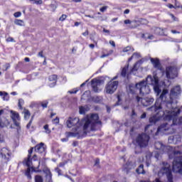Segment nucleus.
Returning a JSON list of instances; mask_svg holds the SVG:
<instances>
[{
    "instance_id": "nucleus-6",
    "label": "nucleus",
    "mask_w": 182,
    "mask_h": 182,
    "mask_svg": "<svg viewBox=\"0 0 182 182\" xmlns=\"http://www.w3.org/2000/svg\"><path fill=\"white\" fill-rule=\"evenodd\" d=\"M149 140H150V136L145 133H142V134H139L136 136L135 141L137 146L140 147V149H144V147H147V146L149 145Z\"/></svg>"
},
{
    "instance_id": "nucleus-13",
    "label": "nucleus",
    "mask_w": 182,
    "mask_h": 182,
    "mask_svg": "<svg viewBox=\"0 0 182 182\" xmlns=\"http://www.w3.org/2000/svg\"><path fill=\"white\" fill-rule=\"evenodd\" d=\"M151 63H152L154 68L160 70L162 75H164V68L161 66V63H160V60L159 58H150Z\"/></svg>"
},
{
    "instance_id": "nucleus-46",
    "label": "nucleus",
    "mask_w": 182,
    "mask_h": 182,
    "mask_svg": "<svg viewBox=\"0 0 182 182\" xmlns=\"http://www.w3.org/2000/svg\"><path fill=\"white\" fill-rule=\"evenodd\" d=\"M6 42H16V41H15V39H14V38L9 37L8 38H6Z\"/></svg>"
},
{
    "instance_id": "nucleus-55",
    "label": "nucleus",
    "mask_w": 182,
    "mask_h": 182,
    "mask_svg": "<svg viewBox=\"0 0 182 182\" xmlns=\"http://www.w3.org/2000/svg\"><path fill=\"white\" fill-rule=\"evenodd\" d=\"M37 159H38V156H36V154H34L31 158V161L33 160L34 161H36Z\"/></svg>"
},
{
    "instance_id": "nucleus-48",
    "label": "nucleus",
    "mask_w": 182,
    "mask_h": 182,
    "mask_svg": "<svg viewBox=\"0 0 182 182\" xmlns=\"http://www.w3.org/2000/svg\"><path fill=\"white\" fill-rule=\"evenodd\" d=\"M94 102H96V103H99L100 102V98L99 97H95L93 98Z\"/></svg>"
},
{
    "instance_id": "nucleus-35",
    "label": "nucleus",
    "mask_w": 182,
    "mask_h": 182,
    "mask_svg": "<svg viewBox=\"0 0 182 182\" xmlns=\"http://www.w3.org/2000/svg\"><path fill=\"white\" fill-rule=\"evenodd\" d=\"M122 105V96H117V102L115 103V106H120Z\"/></svg>"
},
{
    "instance_id": "nucleus-27",
    "label": "nucleus",
    "mask_w": 182,
    "mask_h": 182,
    "mask_svg": "<svg viewBox=\"0 0 182 182\" xmlns=\"http://www.w3.org/2000/svg\"><path fill=\"white\" fill-rule=\"evenodd\" d=\"M48 105H49V102L48 100L40 102V105L41 107H43V109H46V107H48Z\"/></svg>"
},
{
    "instance_id": "nucleus-64",
    "label": "nucleus",
    "mask_w": 182,
    "mask_h": 182,
    "mask_svg": "<svg viewBox=\"0 0 182 182\" xmlns=\"http://www.w3.org/2000/svg\"><path fill=\"white\" fill-rule=\"evenodd\" d=\"M171 33H180V31H177L176 30H171Z\"/></svg>"
},
{
    "instance_id": "nucleus-38",
    "label": "nucleus",
    "mask_w": 182,
    "mask_h": 182,
    "mask_svg": "<svg viewBox=\"0 0 182 182\" xmlns=\"http://www.w3.org/2000/svg\"><path fill=\"white\" fill-rule=\"evenodd\" d=\"M142 38H144L145 39H151L153 40L154 39V36L153 35H149L147 37H146V34H142Z\"/></svg>"
},
{
    "instance_id": "nucleus-56",
    "label": "nucleus",
    "mask_w": 182,
    "mask_h": 182,
    "mask_svg": "<svg viewBox=\"0 0 182 182\" xmlns=\"http://www.w3.org/2000/svg\"><path fill=\"white\" fill-rule=\"evenodd\" d=\"M147 116V114H146V112H144L141 115V119H146V117Z\"/></svg>"
},
{
    "instance_id": "nucleus-25",
    "label": "nucleus",
    "mask_w": 182,
    "mask_h": 182,
    "mask_svg": "<svg viewBox=\"0 0 182 182\" xmlns=\"http://www.w3.org/2000/svg\"><path fill=\"white\" fill-rule=\"evenodd\" d=\"M0 97L3 99V100H9V95L7 92L0 91Z\"/></svg>"
},
{
    "instance_id": "nucleus-5",
    "label": "nucleus",
    "mask_w": 182,
    "mask_h": 182,
    "mask_svg": "<svg viewBox=\"0 0 182 182\" xmlns=\"http://www.w3.org/2000/svg\"><path fill=\"white\" fill-rule=\"evenodd\" d=\"M146 82H148V85H151V86L154 87V90L156 96H160L161 90L159 85V77L157 75H154V77H151V75H148L146 77Z\"/></svg>"
},
{
    "instance_id": "nucleus-47",
    "label": "nucleus",
    "mask_w": 182,
    "mask_h": 182,
    "mask_svg": "<svg viewBox=\"0 0 182 182\" xmlns=\"http://www.w3.org/2000/svg\"><path fill=\"white\" fill-rule=\"evenodd\" d=\"M151 164V160L146 159V167H149Z\"/></svg>"
},
{
    "instance_id": "nucleus-37",
    "label": "nucleus",
    "mask_w": 182,
    "mask_h": 182,
    "mask_svg": "<svg viewBox=\"0 0 182 182\" xmlns=\"http://www.w3.org/2000/svg\"><path fill=\"white\" fill-rule=\"evenodd\" d=\"M34 2L36 5H42L43 4V1L42 0H28Z\"/></svg>"
},
{
    "instance_id": "nucleus-18",
    "label": "nucleus",
    "mask_w": 182,
    "mask_h": 182,
    "mask_svg": "<svg viewBox=\"0 0 182 182\" xmlns=\"http://www.w3.org/2000/svg\"><path fill=\"white\" fill-rule=\"evenodd\" d=\"M91 86L93 92L95 93L99 92V86H100V80L93 79L91 81Z\"/></svg>"
},
{
    "instance_id": "nucleus-9",
    "label": "nucleus",
    "mask_w": 182,
    "mask_h": 182,
    "mask_svg": "<svg viewBox=\"0 0 182 182\" xmlns=\"http://www.w3.org/2000/svg\"><path fill=\"white\" fill-rule=\"evenodd\" d=\"M149 82H147V78L146 80H142L139 82V92L140 96H144V95H149L151 92L150 86H149Z\"/></svg>"
},
{
    "instance_id": "nucleus-2",
    "label": "nucleus",
    "mask_w": 182,
    "mask_h": 182,
    "mask_svg": "<svg viewBox=\"0 0 182 182\" xmlns=\"http://www.w3.org/2000/svg\"><path fill=\"white\" fill-rule=\"evenodd\" d=\"M181 95V87L180 85H176L171 90L170 95H168V90L164 89L161 92L159 97L155 102L154 106L149 107L147 110L154 112V113H161L164 114L168 109L177 107V101L174 103V100L178 99Z\"/></svg>"
},
{
    "instance_id": "nucleus-4",
    "label": "nucleus",
    "mask_w": 182,
    "mask_h": 182,
    "mask_svg": "<svg viewBox=\"0 0 182 182\" xmlns=\"http://www.w3.org/2000/svg\"><path fill=\"white\" fill-rule=\"evenodd\" d=\"M169 159H173L172 170L182 176V146H176L173 152L169 154Z\"/></svg>"
},
{
    "instance_id": "nucleus-22",
    "label": "nucleus",
    "mask_w": 182,
    "mask_h": 182,
    "mask_svg": "<svg viewBox=\"0 0 182 182\" xmlns=\"http://www.w3.org/2000/svg\"><path fill=\"white\" fill-rule=\"evenodd\" d=\"M49 81L53 82L49 84L50 87H55L56 86V80H58V75H52L49 76Z\"/></svg>"
},
{
    "instance_id": "nucleus-7",
    "label": "nucleus",
    "mask_w": 182,
    "mask_h": 182,
    "mask_svg": "<svg viewBox=\"0 0 182 182\" xmlns=\"http://www.w3.org/2000/svg\"><path fill=\"white\" fill-rule=\"evenodd\" d=\"M163 166L161 169V173L163 176H166L168 182H173V173H171V166L166 161L162 163Z\"/></svg>"
},
{
    "instance_id": "nucleus-50",
    "label": "nucleus",
    "mask_w": 182,
    "mask_h": 182,
    "mask_svg": "<svg viewBox=\"0 0 182 182\" xmlns=\"http://www.w3.org/2000/svg\"><path fill=\"white\" fill-rule=\"evenodd\" d=\"M100 164V159H97L95 162V166H99Z\"/></svg>"
},
{
    "instance_id": "nucleus-40",
    "label": "nucleus",
    "mask_w": 182,
    "mask_h": 182,
    "mask_svg": "<svg viewBox=\"0 0 182 182\" xmlns=\"http://www.w3.org/2000/svg\"><path fill=\"white\" fill-rule=\"evenodd\" d=\"M154 156L155 157V159H156V160H159V158L160 157V153H159L158 151L154 152Z\"/></svg>"
},
{
    "instance_id": "nucleus-8",
    "label": "nucleus",
    "mask_w": 182,
    "mask_h": 182,
    "mask_svg": "<svg viewBox=\"0 0 182 182\" xmlns=\"http://www.w3.org/2000/svg\"><path fill=\"white\" fill-rule=\"evenodd\" d=\"M178 75V69L176 65L168 66L166 68V76L167 79H176Z\"/></svg>"
},
{
    "instance_id": "nucleus-20",
    "label": "nucleus",
    "mask_w": 182,
    "mask_h": 182,
    "mask_svg": "<svg viewBox=\"0 0 182 182\" xmlns=\"http://www.w3.org/2000/svg\"><path fill=\"white\" fill-rule=\"evenodd\" d=\"M45 150H46V147L45 146V144L42 142L35 146L36 153H45Z\"/></svg>"
},
{
    "instance_id": "nucleus-57",
    "label": "nucleus",
    "mask_w": 182,
    "mask_h": 182,
    "mask_svg": "<svg viewBox=\"0 0 182 182\" xmlns=\"http://www.w3.org/2000/svg\"><path fill=\"white\" fill-rule=\"evenodd\" d=\"M38 55L40 56V58H44V56H43V51L39 52Z\"/></svg>"
},
{
    "instance_id": "nucleus-52",
    "label": "nucleus",
    "mask_w": 182,
    "mask_h": 182,
    "mask_svg": "<svg viewBox=\"0 0 182 182\" xmlns=\"http://www.w3.org/2000/svg\"><path fill=\"white\" fill-rule=\"evenodd\" d=\"M124 23H125V25H129L132 23V21L129 19H127V20H124Z\"/></svg>"
},
{
    "instance_id": "nucleus-60",
    "label": "nucleus",
    "mask_w": 182,
    "mask_h": 182,
    "mask_svg": "<svg viewBox=\"0 0 182 182\" xmlns=\"http://www.w3.org/2000/svg\"><path fill=\"white\" fill-rule=\"evenodd\" d=\"M86 95L87 96H89V95H90V91H85L82 96H86Z\"/></svg>"
},
{
    "instance_id": "nucleus-28",
    "label": "nucleus",
    "mask_w": 182,
    "mask_h": 182,
    "mask_svg": "<svg viewBox=\"0 0 182 182\" xmlns=\"http://www.w3.org/2000/svg\"><path fill=\"white\" fill-rule=\"evenodd\" d=\"M14 23H15V25H17L18 26H23V20L15 19Z\"/></svg>"
},
{
    "instance_id": "nucleus-15",
    "label": "nucleus",
    "mask_w": 182,
    "mask_h": 182,
    "mask_svg": "<svg viewBox=\"0 0 182 182\" xmlns=\"http://www.w3.org/2000/svg\"><path fill=\"white\" fill-rule=\"evenodd\" d=\"M11 117L14 122V124H15V126H16V127H19L20 124H21V117H19V113L11 110Z\"/></svg>"
},
{
    "instance_id": "nucleus-44",
    "label": "nucleus",
    "mask_w": 182,
    "mask_h": 182,
    "mask_svg": "<svg viewBox=\"0 0 182 182\" xmlns=\"http://www.w3.org/2000/svg\"><path fill=\"white\" fill-rule=\"evenodd\" d=\"M108 8H109V6H105L102 7L101 9H100V12H105V11H107Z\"/></svg>"
},
{
    "instance_id": "nucleus-10",
    "label": "nucleus",
    "mask_w": 182,
    "mask_h": 182,
    "mask_svg": "<svg viewBox=\"0 0 182 182\" xmlns=\"http://www.w3.org/2000/svg\"><path fill=\"white\" fill-rule=\"evenodd\" d=\"M117 86H119V81H109L106 85V92L108 95H113L117 90Z\"/></svg>"
},
{
    "instance_id": "nucleus-33",
    "label": "nucleus",
    "mask_w": 182,
    "mask_h": 182,
    "mask_svg": "<svg viewBox=\"0 0 182 182\" xmlns=\"http://www.w3.org/2000/svg\"><path fill=\"white\" fill-rule=\"evenodd\" d=\"M23 103H25V102L23 99L18 100V107H19L20 110H22V109H23V107H22V106H23Z\"/></svg>"
},
{
    "instance_id": "nucleus-32",
    "label": "nucleus",
    "mask_w": 182,
    "mask_h": 182,
    "mask_svg": "<svg viewBox=\"0 0 182 182\" xmlns=\"http://www.w3.org/2000/svg\"><path fill=\"white\" fill-rule=\"evenodd\" d=\"M35 182H43V178L41 175L35 176Z\"/></svg>"
},
{
    "instance_id": "nucleus-3",
    "label": "nucleus",
    "mask_w": 182,
    "mask_h": 182,
    "mask_svg": "<svg viewBox=\"0 0 182 182\" xmlns=\"http://www.w3.org/2000/svg\"><path fill=\"white\" fill-rule=\"evenodd\" d=\"M67 127L70 129H83L84 132H95L99 130L102 127V121L99 120V114H92L83 118L81 121L77 117H69L66 122Z\"/></svg>"
},
{
    "instance_id": "nucleus-62",
    "label": "nucleus",
    "mask_w": 182,
    "mask_h": 182,
    "mask_svg": "<svg viewBox=\"0 0 182 182\" xmlns=\"http://www.w3.org/2000/svg\"><path fill=\"white\" fill-rule=\"evenodd\" d=\"M65 164H66V163L61 162V163L59 164V167H64Z\"/></svg>"
},
{
    "instance_id": "nucleus-24",
    "label": "nucleus",
    "mask_w": 182,
    "mask_h": 182,
    "mask_svg": "<svg viewBox=\"0 0 182 182\" xmlns=\"http://www.w3.org/2000/svg\"><path fill=\"white\" fill-rule=\"evenodd\" d=\"M129 69V64H127V65H125L122 70V72H121V76L122 77H126V75H127V70Z\"/></svg>"
},
{
    "instance_id": "nucleus-17",
    "label": "nucleus",
    "mask_w": 182,
    "mask_h": 182,
    "mask_svg": "<svg viewBox=\"0 0 182 182\" xmlns=\"http://www.w3.org/2000/svg\"><path fill=\"white\" fill-rule=\"evenodd\" d=\"M32 153H33V148L31 147L29 150H28V154L27 158H26L23 161V163L26 164V166L27 167H29V166H32Z\"/></svg>"
},
{
    "instance_id": "nucleus-61",
    "label": "nucleus",
    "mask_w": 182,
    "mask_h": 182,
    "mask_svg": "<svg viewBox=\"0 0 182 182\" xmlns=\"http://www.w3.org/2000/svg\"><path fill=\"white\" fill-rule=\"evenodd\" d=\"M83 36H87L89 35V31H86L85 32L82 33Z\"/></svg>"
},
{
    "instance_id": "nucleus-1",
    "label": "nucleus",
    "mask_w": 182,
    "mask_h": 182,
    "mask_svg": "<svg viewBox=\"0 0 182 182\" xmlns=\"http://www.w3.org/2000/svg\"><path fill=\"white\" fill-rule=\"evenodd\" d=\"M168 111H165L164 114L161 112H156V115H154L149 118V122L152 124H156L159 120L164 119V120L167 122H171L172 124H168V122H165L161 124L157 130L153 127V125L148 124L145 127V132L148 134H151L152 136H159V134H173L176 133L177 126L182 124V117L178 119L177 117L181 113V110L178 107H175L174 108L168 109Z\"/></svg>"
},
{
    "instance_id": "nucleus-34",
    "label": "nucleus",
    "mask_w": 182,
    "mask_h": 182,
    "mask_svg": "<svg viewBox=\"0 0 182 182\" xmlns=\"http://www.w3.org/2000/svg\"><path fill=\"white\" fill-rule=\"evenodd\" d=\"M43 129L45 131V133H46V134H50V129H49V125L48 124H46L43 126Z\"/></svg>"
},
{
    "instance_id": "nucleus-53",
    "label": "nucleus",
    "mask_w": 182,
    "mask_h": 182,
    "mask_svg": "<svg viewBox=\"0 0 182 182\" xmlns=\"http://www.w3.org/2000/svg\"><path fill=\"white\" fill-rule=\"evenodd\" d=\"M110 54H103L102 55L100 56L101 59H103V58H107V56H109Z\"/></svg>"
},
{
    "instance_id": "nucleus-29",
    "label": "nucleus",
    "mask_w": 182,
    "mask_h": 182,
    "mask_svg": "<svg viewBox=\"0 0 182 182\" xmlns=\"http://www.w3.org/2000/svg\"><path fill=\"white\" fill-rule=\"evenodd\" d=\"M80 109V114H85V113H86V112H87V107H85L83 106H81L79 107Z\"/></svg>"
},
{
    "instance_id": "nucleus-11",
    "label": "nucleus",
    "mask_w": 182,
    "mask_h": 182,
    "mask_svg": "<svg viewBox=\"0 0 182 182\" xmlns=\"http://www.w3.org/2000/svg\"><path fill=\"white\" fill-rule=\"evenodd\" d=\"M136 100L138 103H141L143 106L147 107L154 103V98L152 97H141L139 96L136 97Z\"/></svg>"
},
{
    "instance_id": "nucleus-31",
    "label": "nucleus",
    "mask_w": 182,
    "mask_h": 182,
    "mask_svg": "<svg viewBox=\"0 0 182 182\" xmlns=\"http://www.w3.org/2000/svg\"><path fill=\"white\" fill-rule=\"evenodd\" d=\"M31 107H36V109H39L41 107V102H32L30 105Z\"/></svg>"
},
{
    "instance_id": "nucleus-54",
    "label": "nucleus",
    "mask_w": 182,
    "mask_h": 182,
    "mask_svg": "<svg viewBox=\"0 0 182 182\" xmlns=\"http://www.w3.org/2000/svg\"><path fill=\"white\" fill-rule=\"evenodd\" d=\"M109 43H110V45H112V46H113L114 48L116 47V43H114V41H109Z\"/></svg>"
},
{
    "instance_id": "nucleus-51",
    "label": "nucleus",
    "mask_w": 182,
    "mask_h": 182,
    "mask_svg": "<svg viewBox=\"0 0 182 182\" xmlns=\"http://www.w3.org/2000/svg\"><path fill=\"white\" fill-rule=\"evenodd\" d=\"M32 124V119L29 121V122L28 123L26 127L27 129H31V126Z\"/></svg>"
},
{
    "instance_id": "nucleus-21",
    "label": "nucleus",
    "mask_w": 182,
    "mask_h": 182,
    "mask_svg": "<svg viewBox=\"0 0 182 182\" xmlns=\"http://www.w3.org/2000/svg\"><path fill=\"white\" fill-rule=\"evenodd\" d=\"M75 132H66L67 137H80V132L82 129H75Z\"/></svg>"
},
{
    "instance_id": "nucleus-43",
    "label": "nucleus",
    "mask_w": 182,
    "mask_h": 182,
    "mask_svg": "<svg viewBox=\"0 0 182 182\" xmlns=\"http://www.w3.org/2000/svg\"><path fill=\"white\" fill-rule=\"evenodd\" d=\"M170 16H171L173 21H174L175 22H178V18L174 16V14H171Z\"/></svg>"
},
{
    "instance_id": "nucleus-58",
    "label": "nucleus",
    "mask_w": 182,
    "mask_h": 182,
    "mask_svg": "<svg viewBox=\"0 0 182 182\" xmlns=\"http://www.w3.org/2000/svg\"><path fill=\"white\" fill-rule=\"evenodd\" d=\"M55 171H57V173H58V176H60V173H61V170L60 169H59V168H55Z\"/></svg>"
},
{
    "instance_id": "nucleus-19",
    "label": "nucleus",
    "mask_w": 182,
    "mask_h": 182,
    "mask_svg": "<svg viewBox=\"0 0 182 182\" xmlns=\"http://www.w3.org/2000/svg\"><path fill=\"white\" fill-rule=\"evenodd\" d=\"M129 92L130 93H132V95H136V93H137V90H139V82L136 83V84H130L129 85Z\"/></svg>"
},
{
    "instance_id": "nucleus-16",
    "label": "nucleus",
    "mask_w": 182,
    "mask_h": 182,
    "mask_svg": "<svg viewBox=\"0 0 182 182\" xmlns=\"http://www.w3.org/2000/svg\"><path fill=\"white\" fill-rule=\"evenodd\" d=\"M168 141L170 144H177L181 141L180 135H172L168 137Z\"/></svg>"
},
{
    "instance_id": "nucleus-45",
    "label": "nucleus",
    "mask_w": 182,
    "mask_h": 182,
    "mask_svg": "<svg viewBox=\"0 0 182 182\" xmlns=\"http://www.w3.org/2000/svg\"><path fill=\"white\" fill-rule=\"evenodd\" d=\"M66 18H67V16L65 15V14H63V15L60 17L59 21H61L62 22H63V21H65V19H66Z\"/></svg>"
},
{
    "instance_id": "nucleus-39",
    "label": "nucleus",
    "mask_w": 182,
    "mask_h": 182,
    "mask_svg": "<svg viewBox=\"0 0 182 182\" xmlns=\"http://www.w3.org/2000/svg\"><path fill=\"white\" fill-rule=\"evenodd\" d=\"M153 156H154V153L148 152V153L146 154V159H147V160H150V159H151V157H153Z\"/></svg>"
},
{
    "instance_id": "nucleus-23",
    "label": "nucleus",
    "mask_w": 182,
    "mask_h": 182,
    "mask_svg": "<svg viewBox=\"0 0 182 182\" xmlns=\"http://www.w3.org/2000/svg\"><path fill=\"white\" fill-rule=\"evenodd\" d=\"M136 172L137 174H146V171H144V165H139V167L136 169Z\"/></svg>"
},
{
    "instance_id": "nucleus-63",
    "label": "nucleus",
    "mask_w": 182,
    "mask_h": 182,
    "mask_svg": "<svg viewBox=\"0 0 182 182\" xmlns=\"http://www.w3.org/2000/svg\"><path fill=\"white\" fill-rule=\"evenodd\" d=\"M54 122H55V123H56V124L59 123V118H58V117H56L55 119H54Z\"/></svg>"
},
{
    "instance_id": "nucleus-59",
    "label": "nucleus",
    "mask_w": 182,
    "mask_h": 182,
    "mask_svg": "<svg viewBox=\"0 0 182 182\" xmlns=\"http://www.w3.org/2000/svg\"><path fill=\"white\" fill-rule=\"evenodd\" d=\"M69 93H70V95H75V93H77V90L69 91Z\"/></svg>"
},
{
    "instance_id": "nucleus-12",
    "label": "nucleus",
    "mask_w": 182,
    "mask_h": 182,
    "mask_svg": "<svg viewBox=\"0 0 182 182\" xmlns=\"http://www.w3.org/2000/svg\"><path fill=\"white\" fill-rule=\"evenodd\" d=\"M41 164V162L38 163V166L37 168H35V166H28L27 169L25 171V176H26L28 180H31L32 178V175L31 173H41L42 171L41 170L36 169L39 168V165Z\"/></svg>"
},
{
    "instance_id": "nucleus-42",
    "label": "nucleus",
    "mask_w": 182,
    "mask_h": 182,
    "mask_svg": "<svg viewBox=\"0 0 182 182\" xmlns=\"http://www.w3.org/2000/svg\"><path fill=\"white\" fill-rule=\"evenodd\" d=\"M130 50H132V47L127 46L123 49L122 52H130Z\"/></svg>"
},
{
    "instance_id": "nucleus-26",
    "label": "nucleus",
    "mask_w": 182,
    "mask_h": 182,
    "mask_svg": "<svg viewBox=\"0 0 182 182\" xmlns=\"http://www.w3.org/2000/svg\"><path fill=\"white\" fill-rule=\"evenodd\" d=\"M23 114H24V119L26 120H28V119L31 117V112H29V110L24 109Z\"/></svg>"
},
{
    "instance_id": "nucleus-14",
    "label": "nucleus",
    "mask_w": 182,
    "mask_h": 182,
    "mask_svg": "<svg viewBox=\"0 0 182 182\" xmlns=\"http://www.w3.org/2000/svg\"><path fill=\"white\" fill-rule=\"evenodd\" d=\"M154 146L155 149L159 150L161 154H163V153H166L168 150H170V146H166L161 141H156Z\"/></svg>"
},
{
    "instance_id": "nucleus-49",
    "label": "nucleus",
    "mask_w": 182,
    "mask_h": 182,
    "mask_svg": "<svg viewBox=\"0 0 182 182\" xmlns=\"http://www.w3.org/2000/svg\"><path fill=\"white\" fill-rule=\"evenodd\" d=\"M132 58H140V54L139 53H134L132 55Z\"/></svg>"
},
{
    "instance_id": "nucleus-30",
    "label": "nucleus",
    "mask_w": 182,
    "mask_h": 182,
    "mask_svg": "<svg viewBox=\"0 0 182 182\" xmlns=\"http://www.w3.org/2000/svg\"><path fill=\"white\" fill-rule=\"evenodd\" d=\"M2 114H4V109L0 110V117L2 116ZM0 127H2V128L5 127V123H4L1 117H0Z\"/></svg>"
},
{
    "instance_id": "nucleus-36",
    "label": "nucleus",
    "mask_w": 182,
    "mask_h": 182,
    "mask_svg": "<svg viewBox=\"0 0 182 182\" xmlns=\"http://www.w3.org/2000/svg\"><path fill=\"white\" fill-rule=\"evenodd\" d=\"M138 69L139 68H137V63H135L134 65V67L131 70V73L134 74V72H137Z\"/></svg>"
},
{
    "instance_id": "nucleus-41",
    "label": "nucleus",
    "mask_w": 182,
    "mask_h": 182,
    "mask_svg": "<svg viewBox=\"0 0 182 182\" xmlns=\"http://www.w3.org/2000/svg\"><path fill=\"white\" fill-rule=\"evenodd\" d=\"M21 15H22V13H21V11H17L14 13V16L15 18H19V16H21Z\"/></svg>"
}]
</instances>
